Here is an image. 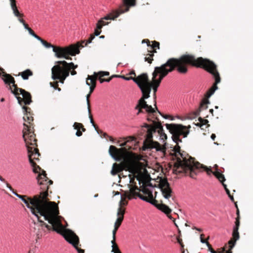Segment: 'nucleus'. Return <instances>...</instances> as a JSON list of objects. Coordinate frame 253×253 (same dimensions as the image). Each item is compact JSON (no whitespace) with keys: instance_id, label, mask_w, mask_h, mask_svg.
I'll use <instances>...</instances> for the list:
<instances>
[{"instance_id":"obj_1","label":"nucleus","mask_w":253,"mask_h":253,"mask_svg":"<svg viewBox=\"0 0 253 253\" xmlns=\"http://www.w3.org/2000/svg\"><path fill=\"white\" fill-rule=\"evenodd\" d=\"M176 69L181 74H186L188 71L187 66L185 65V55L181 56L179 58H171L168 60L166 63L160 67H156L152 74V81L149 79L147 74L143 73L137 80L136 84L142 92V97L138 101V104L135 109L138 110L137 114L142 113V109H145L149 114H153L155 110L151 105L147 104L145 99L150 97L151 89L153 88L154 99H156V93L158 87L163 80L168 74ZM155 106L158 110L156 100Z\"/></svg>"},{"instance_id":"obj_2","label":"nucleus","mask_w":253,"mask_h":253,"mask_svg":"<svg viewBox=\"0 0 253 253\" xmlns=\"http://www.w3.org/2000/svg\"><path fill=\"white\" fill-rule=\"evenodd\" d=\"M167 128L172 134V140L176 143L174 147L175 157L176 161L174 163L173 171L176 174L185 173L192 178L197 176L196 169L200 166V163L194 161V158L189 156L186 152H180V147L178 145L179 142H182L180 136L186 137L189 133L190 126L187 127L180 124H166Z\"/></svg>"},{"instance_id":"obj_3","label":"nucleus","mask_w":253,"mask_h":253,"mask_svg":"<svg viewBox=\"0 0 253 253\" xmlns=\"http://www.w3.org/2000/svg\"><path fill=\"white\" fill-rule=\"evenodd\" d=\"M41 213L35 215L38 218V222H34V232L38 239L44 235L46 231H54L62 235L65 239L69 242L75 233L69 229H64L58 219L59 211L58 205L50 203L49 205L42 209Z\"/></svg>"},{"instance_id":"obj_4","label":"nucleus","mask_w":253,"mask_h":253,"mask_svg":"<svg viewBox=\"0 0 253 253\" xmlns=\"http://www.w3.org/2000/svg\"><path fill=\"white\" fill-rule=\"evenodd\" d=\"M37 179L41 190L39 194L35 195L33 197H28L14 192V195L25 203L34 215L42 213V209L49 205L50 203L54 202L50 201L48 198L49 187L53 183V181L48 179L46 172L43 171L42 173L38 175Z\"/></svg>"},{"instance_id":"obj_5","label":"nucleus","mask_w":253,"mask_h":253,"mask_svg":"<svg viewBox=\"0 0 253 253\" xmlns=\"http://www.w3.org/2000/svg\"><path fill=\"white\" fill-rule=\"evenodd\" d=\"M188 65L203 68L212 75L215 82L205 95L207 98L210 97L217 89V84L220 82L221 80L219 74L216 69V65L207 59L202 57L196 58L194 55L185 54V65L187 67Z\"/></svg>"},{"instance_id":"obj_6","label":"nucleus","mask_w":253,"mask_h":253,"mask_svg":"<svg viewBox=\"0 0 253 253\" xmlns=\"http://www.w3.org/2000/svg\"><path fill=\"white\" fill-rule=\"evenodd\" d=\"M156 119L158 121H152V124L151 125L145 124L142 128L143 132H146V134L144 136L145 139L144 143L147 148H154L157 151L165 153L166 150L165 146L161 145L157 141H153L152 140L153 134L156 132H157L161 139L165 140L167 139V136L164 132L161 122L159 121L157 117H156Z\"/></svg>"},{"instance_id":"obj_7","label":"nucleus","mask_w":253,"mask_h":253,"mask_svg":"<svg viewBox=\"0 0 253 253\" xmlns=\"http://www.w3.org/2000/svg\"><path fill=\"white\" fill-rule=\"evenodd\" d=\"M32 130V128H30V130H26V129L24 130L23 138L27 148L29 162L33 168V172L39 173L38 175H39L42 173L43 171H45L42 169L34 162V160H39V157L41 154L37 148V140L36 138V135L33 134V132L31 131Z\"/></svg>"},{"instance_id":"obj_8","label":"nucleus","mask_w":253,"mask_h":253,"mask_svg":"<svg viewBox=\"0 0 253 253\" xmlns=\"http://www.w3.org/2000/svg\"><path fill=\"white\" fill-rule=\"evenodd\" d=\"M0 77L4 84L7 85V88L16 98L18 103L22 105H29L32 102V96L30 92L18 87L15 84L14 78L10 74H7L4 70L0 72Z\"/></svg>"},{"instance_id":"obj_9","label":"nucleus","mask_w":253,"mask_h":253,"mask_svg":"<svg viewBox=\"0 0 253 253\" xmlns=\"http://www.w3.org/2000/svg\"><path fill=\"white\" fill-rule=\"evenodd\" d=\"M56 63L57 64L51 69L52 78L54 80H59L62 83L69 76L70 70L78 67V65H75L73 62L68 63L64 60L57 61Z\"/></svg>"},{"instance_id":"obj_10","label":"nucleus","mask_w":253,"mask_h":253,"mask_svg":"<svg viewBox=\"0 0 253 253\" xmlns=\"http://www.w3.org/2000/svg\"><path fill=\"white\" fill-rule=\"evenodd\" d=\"M82 43L77 42L76 44H72L66 46H55L53 47V51L55 56L58 58H65L67 60H71L70 56H75L80 52V48L83 47Z\"/></svg>"},{"instance_id":"obj_11","label":"nucleus","mask_w":253,"mask_h":253,"mask_svg":"<svg viewBox=\"0 0 253 253\" xmlns=\"http://www.w3.org/2000/svg\"><path fill=\"white\" fill-rule=\"evenodd\" d=\"M138 190L134 189L133 194L135 196L138 197L141 200L148 202L151 204H155L157 201L154 198L152 191L147 188L146 184L143 183L142 186L139 188Z\"/></svg>"},{"instance_id":"obj_12","label":"nucleus","mask_w":253,"mask_h":253,"mask_svg":"<svg viewBox=\"0 0 253 253\" xmlns=\"http://www.w3.org/2000/svg\"><path fill=\"white\" fill-rule=\"evenodd\" d=\"M124 13V11H113L112 12L107 14L106 16L100 19L96 24V28L94 30L93 34L95 36H98L101 32V29L103 26L108 25L109 22H106V20H114L117 18L120 14Z\"/></svg>"},{"instance_id":"obj_13","label":"nucleus","mask_w":253,"mask_h":253,"mask_svg":"<svg viewBox=\"0 0 253 253\" xmlns=\"http://www.w3.org/2000/svg\"><path fill=\"white\" fill-rule=\"evenodd\" d=\"M127 140L122 143L120 146L123 148L118 149L113 145H111L109 148V152L110 155L116 161H120L122 157V154L124 151H126L127 149L129 150L131 148L130 146H127V143L134 140L133 137H129Z\"/></svg>"},{"instance_id":"obj_14","label":"nucleus","mask_w":253,"mask_h":253,"mask_svg":"<svg viewBox=\"0 0 253 253\" xmlns=\"http://www.w3.org/2000/svg\"><path fill=\"white\" fill-rule=\"evenodd\" d=\"M124 170L130 172L132 171V168L130 164L126 161H123L120 164L114 163L111 173L113 175H115Z\"/></svg>"},{"instance_id":"obj_15","label":"nucleus","mask_w":253,"mask_h":253,"mask_svg":"<svg viewBox=\"0 0 253 253\" xmlns=\"http://www.w3.org/2000/svg\"><path fill=\"white\" fill-rule=\"evenodd\" d=\"M163 196L165 198L169 199L172 196V191L167 178L161 179L159 183Z\"/></svg>"},{"instance_id":"obj_16","label":"nucleus","mask_w":253,"mask_h":253,"mask_svg":"<svg viewBox=\"0 0 253 253\" xmlns=\"http://www.w3.org/2000/svg\"><path fill=\"white\" fill-rule=\"evenodd\" d=\"M205 170L206 171L208 175H210L211 173H213V174L218 179L219 181H220L223 184V182L225 180V177L222 173L219 172L218 171L216 170L215 171H212L211 170V168L210 167V168H208L207 167L204 166L202 164H200V166L198 167L197 168V170H196L197 174L201 171V169Z\"/></svg>"},{"instance_id":"obj_17","label":"nucleus","mask_w":253,"mask_h":253,"mask_svg":"<svg viewBox=\"0 0 253 253\" xmlns=\"http://www.w3.org/2000/svg\"><path fill=\"white\" fill-rule=\"evenodd\" d=\"M134 189L138 190V186L134 185L131 187L130 189H129L128 191H125L124 194L121 196V199L119 203L120 207H124L127 205L128 202L126 200V198L130 200L135 197L133 194V190Z\"/></svg>"},{"instance_id":"obj_18","label":"nucleus","mask_w":253,"mask_h":253,"mask_svg":"<svg viewBox=\"0 0 253 253\" xmlns=\"http://www.w3.org/2000/svg\"><path fill=\"white\" fill-rule=\"evenodd\" d=\"M240 226V217L238 216L236 218L235 225L233 228L232 233V238L229 241L228 244L231 245V248H233L237 240L239 239L240 236L238 232L239 228Z\"/></svg>"},{"instance_id":"obj_19","label":"nucleus","mask_w":253,"mask_h":253,"mask_svg":"<svg viewBox=\"0 0 253 253\" xmlns=\"http://www.w3.org/2000/svg\"><path fill=\"white\" fill-rule=\"evenodd\" d=\"M23 119L24 121L27 122L28 124L24 123L23 135H24V130L25 129L26 130H30V128H32L31 127H32V130L31 131L33 132V134H35L33 124L32 123V122L33 121V117L32 116L31 114H24Z\"/></svg>"},{"instance_id":"obj_20","label":"nucleus","mask_w":253,"mask_h":253,"mask_svg":"<svg viewBox=\"0 0 253 253\" xmlns=\"http://www.w3.org/2000/svg\"><path fill=\"white\" fill-rule=\"evenodd\" d=\"M206 245L208 248V251L211 253H232V250L233 248H230L231 245L229 244H228V246L225 245L224 247L221 248V250L219 251L214 250L209 242H207Z\"/></svg>"},{"instance_id":"obj_21","label":"nucleus","mask_w":253,"mask_h":253,"mask_svg":"<svg viewBox=\"0 0 253 253\" xmlns=\"http://www.w3.org/2000/svg\"><path fill=\"white\" fill-rule=\"evenodd\" d=\"M96 78H95L94 76L88 75L86 80V84L87 85L90 86L89 93L91 94L94 90L96 84Z\"/></svg>"},{"instance_id":"obj_22","label":"nucleus","mask_w":253,"mask_h":253,"mask_svg":"<svg viewBox=\"0 0 253 253\" xmlns=\"http://www.w3.org/2000/svg\"><path fill=\"white\" fill-rule=\"evenodd\" d=\"M69 243L71 244L75 248L78 253H84V251L78 247V245L79 244V238L76 234Z\"/></svg>"},{"instance_id":"obj_23","label":"nucleus","mask_w":253,"mask_h":253,"mask_svg":"<svg viewBox=\"0 0 253 253\" xmlns=\"http://www.w3.org/2000/svg\"><path fill=\"white\" fill-rule=\"evenodd\" d=\"M73 127L74 129L77 130L76 133V135L77 136H82L83 134L82 132H84L86 130V129L84 127L83 125L81 123L75 122L74 124Z\"/></svg>"},{"instance_id":"obj_24","label":"nucleus","mask_w":253,"mask_h":253,"mask_svg":"<svg viewBox=\"0 0 253 253\" xmlns=\"http://www.w3.org/2000/svg\"><path fill=\"white\" fill-rule=\"evenodd\" d=\"M152 205L156 207L159 210H161L166 214H170L171 212V210L165 204L162 203L159 204L157 202L155 203V204Z\"/></svg>"},{"instance_id":"obj_25","label":"nucleus","mask_w":253,"mask_h":253,"mask_svg":"<svg viewBox=\"0 0 253 253\" xmlns=\"http://www.w3.org/2000/svg\"><path fill=\"white\" fill-rule=\"evenodd\" d=\"M123 2L125 5L120 7L116 11L123 10L124 12L127 11L129 9L128 6H132L135 4V0H123Z\"/></svg>"},{"instance_id":"obj_26","label":"nucleus","mask_w":253,"mask_h":253,"mask_svg":"<svg viewBox=\"0 0 253 253\" xmlns=\"http://www.w3.org/2000/svg\"><path fill=\"white\" fill-rule=\"evenodd\" d=\"M9 1L11 9L14 15L16 17L23 16V14L20 13L17 8L16 0H9Z\"/></svg>"},{"instance_id":"obj_27","label":"nucleus","mask_w":253,"mask_h":253,"mask_svg":"<svg viewBox=\"0 0 253 253\" xmlns=\"http://www.w3.org/2000/svg\"><path fill=\"white\" fill-rule=\"evenodd\" d=\"M33 75V72L30 69H27L23 72H19L18 76H21L22 79L24 80L29 79V77Z\"/></svg>"},{"instance_id":"obj_28","label":"nucleus","mask_w":253,"mask_h":253,"mask_svg":"<svg viewBox=\"0 0 253 253\" xmlns=\"http://www.w3.org/2000/svg\"><path fill=\"white\" fill-rule=\"evenodd\" d=\"M130 177V183L131 184L129 185V189H130V188L132 186L135 185L137 186L136 184V182H135V178H136V179L139 181V184H140L141 182V179L139 176H135L134 175H129Z\"/></svg>"},{"instance_id":"obj_29","label":"nucleus","mask_w":253,"mask_h":253,"mask_svg":"<svg viewBox=\"0 0 253 253\" xmlns=\"http://www.w3.org/2000/svg\"><path fill=\"white\" fill-rule=\"evenodd\" d=\"M199 123H198L196 124L197 126H199L201 128H202V127L203 126L206 125H207L206 127H207L210 126V125L209 124H208V123H209V121H208V120L203 119L201 117H199Z\"/></svg>"},{"instance_id":"obj_30","label":"nucleus","mask_w":253,"mask_h":253,"mask_svg":"<svg viewBox=\"0 0 253 253\" xmlns=\"http://www.w3.org/2000/svg\"><path fill=\"white\" fill-rule=\"evenodd\" d=\"M126 209L124 207H120L118 209L117 216L118 218H122L124 219V214L125 213Z\"/></svg>"},{"instance_id":"obj_31","label":"nucleus","mask_w":253,"mask_h":253,"mask_svg":"<svg viewBox=\"0 0 253 253\" xmlns=\"http://www.w3.org/2000/svg\"><path fill=\"white\" fill-rule=\"evenodd\" d=\"M160 43L159 42L154 41L152 42V44L150 45L151 50L150 52L155 53L156 52V48H159Z\"/></svg>"},{"instance_id":"obj_32","label":"nucleus","mask_w":253,"mask_h":253,"mask_svg":"<svg viewBox=\"0 0 253 253\" xmlns=\"http://www.w3.org/2000/svg\"><path fill=\"white\" fill-rule=\"evenodd\" d=\"M114 76L116 77H121V78H122L123 79H124L126 80H127V81L132 80L136 84V82H137V80L139 78V77L141 76V75H140L136 77H126L124 76H120V75H116V76Z\"/></svg>"},{"instance_id":"obj_33","label":"nucleus","mask_w":253,"mask_h":253,"mask_svg":"<svg viewBox=\"0 0 253 253\" xmlns=\"http://www.w3.org/2000/svg\"><path fill=\"white\" fill-rule=\"evenodd\" d=\"M109 72H105V71H100L98 73L94 72L93 74L94 77L97 79L98 76H100V77H103L104 76H109Z\"/></svg>"},{"instance_id":"obj_34","label":"nucleus","mask_w":253,"mask_h":253,"mask_svg":"<svg viewBox=\"0 0 253 253\" xmlns=\"http://www.w3.org/2000/svg\"><path fill=\"white\" fill-rule=\"evenodd\" d=\"M88 116L90 120V123L92 124V126H94L96 130L98 132V133H99L98 130V126H97L94 123V122L93 119L92 115H91V109L88 110Z\"/></svg>"},{"instance_id":"obj_35","label":"nucleus","mask_w":253,"mask_h":253,"mask_svg":"<svg viewBox=\"0 0 253 253\" xmlns=\"http://www.w3.org/2000/svg\"><path fill=\"white\" fill-rule=\"evenodd\" d=\"M153 56L154 53L153 52H151V53H148L144 58L145 61H147L149 63H151L153 60Z\"/></svg>"},{"instance_id":"obj_36","label":"nucleus","mask_w":253,"mask_h":253,"mask_svg":"<svg viewBox=\"0 0 253 253\" xmlns=\"http://www.w3.org/2000/svg\"><path fill=\"white\" fill-rule=\"evenodd\" d=\"M208 103H209V101L208 100V98L203 99L200 104V109H207L208 108L207 104Z\"/></svg>"},{"instance_id":"obj_37","label":"nucleus","mask_w":253,"mask_h":253,"mask_svg":"<svg viewBox=\"0 0 253 253\" xmlns=\"http://www.w3.org/2000/svg\"><path fill=\"white\" fill-rule=\"evenodd\" d=\"M95 38L94 35L93 34H91L90 35V37L89 39L85 42V41H82L80 43H82V44L84 46L83 43H85V46H86L88 43L91 42Z\"/></svg>"},{"instance_id":"obj_38","label":"nucleus","mask_w":253,"mask_h":253,"mask_svg":"<svg viewBox=\"0 0 253 253\" xmlns=\"http://www.w3.org/2000/svg\"><path fill=\"white\" fill-rule=\"evenodd\" d=\"M111 243L112 244V252L115 253L116 252H118V251H120L118 245L116 243V241H112Z\"/></svg>"},{"instance_id":"obj_39","label":"nucleus","mask_w":253,"mask_h":253,"mask_svg":"<svg viewBox=\"0 0 253 253\" xmlns=\"http://www.w3.org/2000/svg\"><path fill=\"white\" fill-rule=\"evenodd\" d=\"M123 219L122 218H117L116 221L115 223L114 227L119 229L121 226Z\"/></svg>"},{"instance_id":"obj_40","label":"nucleus","mask_w":253,"mask_h":253,"mask_svg":"<svg viewBox=\"0 0 253 253\" xmlns=\"http://www.w3.org/2000/svg\"><path fill=\"white\" fill-rule=\"evenodd\" d=\"M43 45H44L46 48H50L52 47L53 48V47H55V45H53L51 44L50 43L48 42L45 40L42 41V42H41Z\"/></svg>"},{"instance_id":"obj_41","label":"nucleus","mask_w":253,"mask_h":253,"mask_svg":"<svg viewBox=\"0 0 253 253\" xmlns=\"http://www.w3.org/2000/svg\"><path fill=\"white\" fill-rule=\"evenodd\" d=\"M98 79H99V81H100V83H102L104 82H109L112 80V79L113 77H114V76H112V77H111L107 79H103L102 77H100V76H98Z\"/></svg>"},{"instance_id":"obj_42","label":"nucleus","mask_w":253,"mask_h":253,"mask_svg":"<svg viewBox=\"0 0 253 253\" xmlns=\"http://www.w3.org/2000/svg\"><path fill=\"white\" fill-rule=\"evenodd\" d=\"M23 16H24V15L23 16ZM17 17L19 18L18 20H19V22L20 23H21L22 24H23L25 28L28 30V29L30 28V27H29L28 25L25 23V21L23 19L20 18L21 17H22V16Z\"/></svg>"},{"instance_id":"obj_43","label":"nucleus","mask_w":253,"mask_h":253,"mask_svg":"<svg viewBox=\"0 0 253 253\" xmlns=\"http://www.w3.org/2000/svg\"><path fill=\"white\" fill-rule=\"evenodd\" d=\"M24 104H23L21 106H23L22 108L25 112L24 114H31V108L29 107L25 106Z\"/></svg>"},{"instance_id":"obj_44","label":"nucleus","mask_w":253,"mask_h":253,"mask_svg":"<svg viewBox=\"0 0 253 253\" xmlns=\"http://www.w3.org/2000/svg\"><path fill=\"white\" fill-rule=\"evenodd\" d=\"M50 85L51 86H52L53 87H54L55 89H57L59 91H60L61 90V89L60 88H59L58 87V82H53V83H50Z\"/></svg>"},{"instance_id":"obj_45","label":"nucleus","mask_w":253,"mask_h":253,"mask_svg":"<svg viewBox=\"0 0 253 253\" xmlns=\"http://www.w3.org/2000/svg\"><path fill=\"white\" fill-rule=\"evenodd\" d=\"M91 95V94L89 92L88 94H87L86 96V103L87 105V110L91 109H90V100H89V97Z\"/></svg>"},{"instance_id":"obj_46","label":"nucleus","mask_w":253,"mask_h":253,"mask_svg":"<svg viewBox=\"0 0 253 253\" xmlns=\"http://www.w3.org/2000/svg\"><path fill=\"white\" fill-rule=\"evenodd\" d=\"M177 242L180 244V246H181V248H182V249H183L184 248V244L182 242V240L181 238H180L179 237H177Z\"/></svg>"},{"instance_id":"obj_47","label":"nucleus","mask_w":253,"mask_h":253,"mask_svg":"<svg viewBox=\"0 0 253 253\" xmlns=\"http://www.w3.org/2000/svg\"><path fill=\"white\" fill-rule=\"evenodd\" d=\"M118 229V228H116L114 227V230H113V232H112L113 240L112 241H116V233H117V231Z\"/></svg>"},{"instance_id":"obj_48","label":"nucleus","mask_w":253,"mask_h":253,"mask_svg":"<svg viewBox=\"0 0 253 253\" xmlns=\"http://www.w3.org/2000/svg\"><path fill=\"white\" fill-rule=\"evenodd\" d=\"M204 234H201V235H200V240H201V242L202 243H206V244H207V243L208 242L207 241V240H205L204 239Z\"/></svg>"},{"instance_id":"obj_49","label":"nucleus","mask_w":253,"mask_h":253,"mask_svg":"<svg viewBox=\"0 0 253 253\" xmlns=\"http://www.w3.org/2000/svg\"><path fill=\"white\" fill-rule=\"evenodd\" d=\"M5 183L6 184V185L7 187L8 188H9V190L10 191H11L13 193V194H14V192H16L14 191V189L12 188L11 186L7 181H6V182H5Z\"/></svg>"},{"instance_id":"obj_50","label":"nucleus","mask_w":253,"mask_h":253,"mask_svg":"<svg viewBox=\"0 0 253 253\" xmlns=\"http://www.w3.org/2000/svg\"><path fill=\"white\" fill-rule=\"evenodd\" d=\"M5 183L6 184V185L7 187L8 188H9V190L10 191H11L13 193V194H14V192H16L14 191V189L12 188L11 186L7 181H6V182H5Z\"/></svg>"},{"instance_id":"obj_51","label":"nucleus","mask_w":253,"mask_h":253,"mask_svg":"<svg viewBox=\"0 0 253 253\" xmlns=\"http://www.w3.org/2000/svg\"><path fill=\"white\" fill-rule=\"evenodd\" d=\"M223 186L227 193V194L229 195V196H230V191L227 188V186H226V185H225V184L223 183Z\"/></svg>"},{"instance_id":"obj_52","label":"nucleus","mask_w":253,"mask_h":253,"mask_svg":"<svg viewBox=\"0 0 253 253\" xmlns=\"http://www.w3.org/2000/svg\"><path fill=\"white\" fill-rule=\"evenodd\" d=\"M142 43H146L148 46H150V42L148 39H144L142 42Z\"/></svg>"},{"instance_id":"obj_53","label":"nucleus","mask_w":253,"mask_h":253,"mask_svg":"<svg viewBox=\"0 0 253 253\" xmlns=\"http://www.w3.org/2000/svg\"><path fill=\"white\" fill-rule=\"evenodd\" d=\"M33 37L36 38L38 40L40 41L41 42H42V41L43 40L42 39L41 37L37 35L36 34L34 35Z\"/></svg>"},{"instance_id":"obj_54","label":"nucleus","mask_w":253,"mask_h":253,"mask_svg":"<svg viewBox=\"0 0 253 253\" xmlns=\"http://www.w3.org/2000/svg\"><path fill=\"white\" fill-rule=\"evenodd\" d=\"M28 31L29 32V33H30V34H31L33 36H34V35L35 34L34 31L30 28L28 29Z\"/></svg>"},{"instance_id":"obj_55","label":"nucleus","mask_w":253,"mask_h":253,"mask_svg":"<svg viewBox=\"0 0 253 253\" xmlns=\"http://www.w3.org/2000/svg\"><path fill=\"white\" fill-rule=\"evenodd\" d=\"M167 215L170 219L173 220L174 224L177 226V225L175 222V219L173 218L170 214H167Z\"/></svg>"},{"instance_id":"obj_56","label":"nucleus","mask_w":253,"mask_h":253,"mask_svg":"<svg viewBox=\"0 0 253 253\" xmlns=\"http://www.w3.org/2000/svg\"><path fill=\"white\" fill-rule=\"evenodd\" d=\"M215 137H216V135H215V134L212 133V134L211 135V138L213 140H214L215 139Z\"/></svg>"},{"instance_id":"obj_57","label":"nucleus","mask_w":253,"mask_h":253,"mask_svg":"<svg viewBox=\"0 0 253 253\" xmlns=\"http://www.w3.org/2000/svg\"><path fill=\"white\" fill-rule=\"evenodd\" d=\"M0 180L4 183L6 182V180L1 176L0 175Z\"/></svg>"},{"instance_id":"obj_58","label":"nucleus","mask_w":253,"mask_h":253,"mask_svg":"<svg viewBox=\"0 0 253 253\" xmlns=\"http://www.w3.org/2000/svg\"><path fill=\"white\" fill-rule=\"evenodd\" d=\"M71 74L72 75H75L77 74V72L75 70H73L71 71Z\"/></svg>"},{"instance_id":"obj_59","label":"nucleus","mask_w":253,"mask_h":253,"mask_svg":"<svg viewBox=\"0 0 253 253\" xmlns=\"http://www.w3.org/2000/svg\"><path fill=\"white\" fill-rule=\"evenodd\" d=\"M194 229H195L196 230L200 231V232H201L202 231V229H200V228H196V227H194Z\"/></svg>"},{"instance_id":"obj_60","label":"nucleus","mask_w":253,"mask_h":253,"mask_svg":"<svg viewBox=\"0 0 253 253\" xmlns=\"http://www.w3.org/2000/svg\"><path fill=\"white\" fill-rule=\"evenodd\" d=\"M130 75H134V76H136L135 73V72H134V71H131V72L130 73Z\"/></svg>"},{"instance_id":"obj_61","label":"nucleus","mask_w":253,"mask_h":253,"mask_svg":"<svg viewBox=\"0 0 253 253\" xmlns=\"http://www.w3.org/2000/svg\"><path fill=\"white\" fill-rule=\"evenodd\" d=\"M103 136L104 137H106L107 136H108V134L104 132V133H103Z\"/></svg>"},{"instance_id":"obj_62","label":"nucleus","mask_w":253,"mask_h":253,"mask_svg":"<svg viewBox=\"0 0 253 253\" xmlns=\"http://www.w3.org/2000/svg\"><path fill=\"white\" fill-rule=\"evenodd\" d=\"M109 139L110 141H113V138L112 136H109Z\"/></svg>"},{"instance_id":"obj_63","label":"nucleus","mask_w":253,"mask_h":253,"mask_svg":"<svg viewBox=\"0 0 253 253\" xmlns=\"http://www.w3.org/2000/svg\"><path fill=\"white\" fill-rule=\"evenodd\" d=\"M229 197L230 198V199L232 200V201H233L234 200V198H233V197L232 196H231L230 195V196H229Z\"/></svg>"},{"instance_id":"obj_64","label":"nucleus","mask_w":253,"mask_h":253,"mask_svg":"<svg viewBox=\"0 0 253 253\" xmlns=\"http://www.w3.org/2000/svg\"><path fill=\"white\" fill-rule=\"evenodd\" d=\"M114 253H121V251H118V252H116Z\"/></svg>"}]
</instances>
